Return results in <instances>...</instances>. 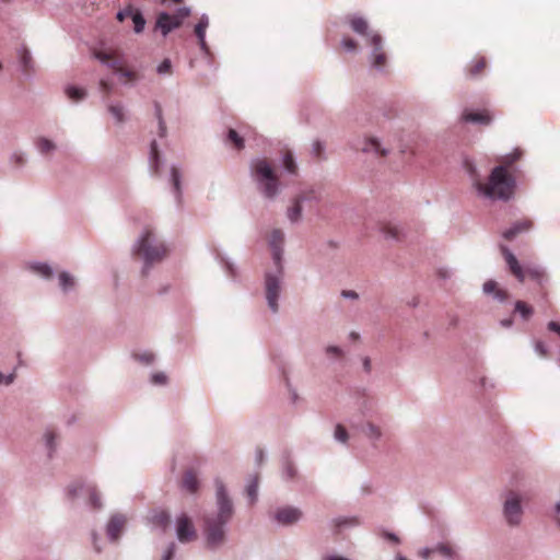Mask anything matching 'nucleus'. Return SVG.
<instances>
[{
  "label": "nucleus",
  "mask_w": 560,
  "mask_h": 560,
  "mask_svg": "<svg viewBox=\"0 0 560 560\" xmlns=\"http://www.w3.org/2000/svg\"><path fill=\"white\" fill-rule=\"evenodd\" d=\"M522 156L520 150H515L501 159L498 166L493 167L487 182L474 176V186L485 197L509 200L513 197L516 188L514 177V163Z\"/></svg>",
  "instance_id": "1"
},
{
  "label": "nucleus",
  "mask_w": 560,
  "mask_h": 560,
  "mask_svg": "<svg viewBox=\"0 0 560 560\" xmlns=\"http://www.w3.org/2000/svg\"><path fill=\"white\" fill-rule=\"evenodd\" d=\"M218 512L205 518L207 542L210 547H218L225 539L224 525L233 514V503L226 495L221 480L215 481Z\"/></svg>",
  "instance_id": "2"
},
{
  "label": "nucleus",
  "mask_w": 560,
  "mask_h": 560,
  "mask_svg": "<svg viewBox=\"0 0 560 560\" xmlns=\"http://www.w3.org/2000/svg\"><path fill=\"white\" fill-rule=\"evenodd\" d=\"M250 170L259 191L268 198L277 197L281 189V184L273 162L267 158L255 159L252 162Z\"/></svg>",
  "instance_id": "3"
},
{
  "label": "nucleus",
  "mask_w": 560,
  "mask_h": 560,
  "mask_svg": "<svg viewBox=\"0 0 560 560\" xmlns=\"http://www.w3.org/2000/svg\"><path fill=\"white\" fill-rule=\"evenodd\" d=\"M501 250L510 272L521 281V283H524L527 278L533 279V281L540 287L544 295H546L547 292L545 290V285L548 281V276L545 272V269L537 265H521L517 257L514 256L513 252L509 250L508 246H501Z\"/></svg>",
  "instance_id": "4"
},
{
  "label": "nucleus",
  "mask_w": 560,
  "mask_h": 560,
  "mask_svg": "<svg viewBox=\"0 0 560 560\" xmlns=\"http://www.w3.org/2000/svg\"><path fill=\"white\" fill-rule=\"evenodd\" d=\"M349 24L352 30L363 37H366L368 43L373 46L371 62L376 69H382L387 62L386 52L383 46V38L378 32H372L370 24L362 16H349Z\"/></svg>",
  "instance_id": "5"
},
{
  "label": "nucleus",
  "mask_w": 560,
  "mask_h": 560,
  "mask_svg": "<svg viewBox=\"0 0 560 560\" xmlns=\"http://www.w3.org/2000/svg\"><path fill=\"white\" fill-rule=\"evenodd\" d=\"M171 249L153 229L145 228L142 231V270L144 267H152L161 264L168 257Z\"/></svg>",
  "instance_id": "6"
},
{
  "label": "nucleus",
  "mask_w": 560,
  "mask_h": 560,
  "mask_svg": "<svg viewBox=\"0 0 560 560\" xmlns=\"http://www.w3.org/2000/svg\"><path fill=\"white\" fill-rule=\"evenodd\" d=\"M94 57L101 62L107 65L119 74L124 83L133 82L137 79V72L129 66L127 58L118 49L107 48L97 49L93 52Z\"/></svg>",
  "instance_id": "7"
},
{
  "label": "nucleus",
  "mask_w": 560,
  "mask_h": 560,
  "mask_svg": "<svg viewBox=\"0 0 560 560\" xmlns=\"http://www.w3.org/2000/svg\"><path fill=\"white\" fill-rule=\"evenodd\" d=\"M66 493L70 501L82 500L92 511H98L103 508L101 493L93 483L73 482L67 488Z\"/></svg>",
  "instance_id": "8"
},
{
  "label": "nucleus",
  "mask_w": 560,
  "mask_h": 560,
  "mask_svg": "<svg viewBox=\"0 0 560 560\" xmlns=\"http://www.w3.org/2000/svg\"><path fill=\"white\" fill-rule=\"evenodd\" d=\"M524 515V508L522 505V497L516 491H509L505 494L503 502V516L508 524H521Z\"/></svg>",
  "instance_id": "9"
},
{
  "label": "nucleus",
  "mask_w": 560,
  "mask_h": 560,
  "mask_svg": "<svg viewBox=\"0 0 560 560\" xmlns=\"http://www.w3.org/2000/svg\"><path fill=\"white\" fill-rule=\"evenodd\" d=\"M188 15H190V9L188 8H179L174 14L161 13L158 16L156 27L161 30L163 35H167L174 27H179Z\"/></svg>",
  "instance_id": "10"
},
{
  "label": "nucleus",
  "mask_w": 560,
  "mask_h": 560,
  "mask_svg": "<svg viewBox=\"0 0 560 560\" xmlns=\"http://www.w3.org/2000/svg\"><path fill=\"white\" fill-rule=\"evenodd\" d=\"M127 516L121 513L112 514L105 525L106 538L110 544H118L127 526Z\"/></svg>",
  "instance_id": "11"
},
{
  "label": "nucleus",
  "mask_w": 560,
  "mask_h": 560,
  "mask_svg": "<svg viewBox=\"0 0 560 560\" xmlns=\"http://www.w3.org/2000/svg\"><path fill=\"white\" fill-rule=\"evenodd\" d=\"M176 536L179 541L188 542L197 539L198 532L188 514H179L175 520Z\"/></svg>",
  "instance_id": "12"
},
{
  "label": "nucleus",
  "mask_w": 560,
  "mask_h": 560,
  "mask_svg": "<svg viewBox=\"0 0 560 560\" xmlns=\"http://www.w3.org/2000/svg\"><path fill=\"white\" fill-rule=\"evenodd\" d=\"M318 195L314 188H308V190H303L292 201V205L288 208V218L291 221H299L302 218L303 205L304 202H314L317 200Z\"/></svg>",
  "instance_id": "13"
},
{
  "label": "nucleus",
  "mask_w": 560,
  "mask_h": 560,
  "mask_svg": "<svg viewBox=\"0 0 560 560\" xmlns=\"http://www.w3.org/2000/svg\"><path fill=\"white\" fill-rule=\"evenodd\" d=\"M281 285L279 278L273 277V275L266 276V295L268 300V305L273 313L278 311V299L280 294Z\"/></svg>",
  "instance_id": "14"
},
{
  "label": "nucleus",
  "mask_w": 560,
  "mask_h": 560,
  "mask_svg": "<svg viewBox=\"0 0 560 560\" xmlns=\"http://www.w3.org/2000/svg\"><path fill=\"white\" fill-rule=\"evenodd\" d=\"M492 114L489 109H477L472 112V109H465L463 114V119L465 121L479 122V125H489L492 119Z\"/></svg>",
  "instance_id": "15"
},
{
  "label": "nucleus",
  "mask_w": 560,
  "mask_h": 560,
  "mask_svg": "<svg viewBox=\"0 0 560 560\" xmlns=\"http://www.w3.org/2000/svg\"><path fill=\"white\" fill-rule=\"evenodd\" d=\"M357 149H360L363 153L371 154V156H386L390 150V148L384 147L380 141H363Z\"/></svg>",
  "instance_id": "16"
},
{
  "label": "nucleus",
  "mask_w": 560,
  "mask_h": 560,
  "mask_svg": "<svg viewBox=\"0 0 560 560\" xmlns=\"http://www.w3.org/2000/svg\"><path fill=\"white\" fill-rule=\"evenodd\" d=\"M301 516V510L294 509V506H283L276 512V518L280 524H293Z\"/></svg>",
  "instance_id": "17"
},
{
  "label": "nucleus",
  "mask_w": 560,
  "mask_h": 560,
  "mask_svg": "<svg viewBox=\"0 0 560 560\" xmlns=\"http://www.w3.org/2000/svg\"><path fill=\"white\" fill-rule=\"evenodd\" d=\"M487 69V59L486 57H475L467 66H466V75L468 78L475 79L480 78Z\"/></svg>",
  "instance_id": "18"
},
{
  "label": "nucleus",
  "mask_w": 560,
  "mask_h": 560,
  "mask_svg": "<svg viewBox=\"0 0 560 560\" xmlns=\"http://www.w3.org/2000/svg\"><path fill=\"white\" fill-rule=\"evenodd\" d=\"M533 220L530 219H522L517 222L513 223L512 228L506 229L503 233V236L508 241H512V238L516 237L520 232H527V230L532 229Z\"/></svg>",
  "instance_id": "19"
},
{
  "label": "nucleus",
  "mask_w": 560,
  "mask_h": 560,
  "mask_svg": "<svg viewBox=\"0 0 560 560\" xmlns=\"http://www.w3.org/2000/svg\"><path fill=\"white\" fill-rule=\"evenodd\" d=\"M116 18L119 22H124L126 19L131 18L135 32L140 33V11L139 10H133L132 7H128L124 10H120L117 13Z\"/></svg>",
  "instance_id": "20"
},
{
  "label": "nucleus",
  "mask_w": 560,
  "mask_h": 560,
  "mask_svg": "<svg viewBox=\"0 0 560 560\" xmlns=\"http://www.w3.org/2000/svg\"><path fill=\"white\" fill-rule=\"evenodd\" d=\"M208 25H209L208 18L201 16L199 19V22L195 26V34L199 40V45H200L201 49L206 50V52L209 49L207 42H206V33L208 30Z\"/></svg>",
  "instance_id": "21"
},
{
  "label": "nucleus",
  "mask_w": 560,
  "mask_h": 560,
  "mask_svg": "<svg viewBox=\"0 0 560 560\" xmlns=\"http://www.w3.org/2000/svg\"><path fill=\"white\" fill-rule=\"evenodd\" d=\"M43 439L47 450V455L49 458H51L57 451L59 435L52 429H47Z\"/></svg>",
  "instance_id": "22"
},
{
  "label": "nucleus",
  "mask_w": 560,
  "mask_h": 560,
  "mask_svg": "<svg viewBox=\"0 0 560 560\" xmlns=\"http://www.w3.org/2000/svg\"><path fill=\"white\" fill-rule=\"evenodd\" d=\"M482 289L485 293H492L499 301H506V299H509V292L502 289V287H499L498 282H494V280L485 282Z\"/></svg>",
  "instance_id": "23"
},
{
  "label": "nucleus",
  "mask_w": 560,
  "mask_h": 560,
  "mask_svg": "<svg viewBox=\"0 0 560 560\" xmlns=\"http://www.w3.org/2000/svg\"><path fill=\"white\" fill-rule=\"evenodd\" d=\"M182 176H183V174H182L180 170H178V167H175V166L171 167L170 182L173 187V192L175 194V197L178 202H180L182 197H183V190L180 187Z\"/></svg>",
  "instance_id": "24"
},
{
  "label": "nucleus",
  "mask_w": 560,
  "mask_h": 560,
  "mask_svg": "<svg viewBox=\"0 0 560 560\" xmlns=\"http://www.w3.org/2000/svg\"><path fill=\"white\" fill-rule=\"evenodd\" d=\"M283 240L284 234L282 233L281 229H275L271 232L270 244L273 249V258L276 259V261L280 260V247L282 245Z\"/></svg>",
  "instance_id": "25"
},
{
  "label": "nucleus",
  "mask_w": 560,
  "mask_h": 560,
  "mask_svg": "<svg viewBox=\"0 0 560 560\" xmlns=\"http://www.w3.org/2000/svg\"><path fill=\"white\" fill-rule=\"evenodd\" d=\"M182 483L185 489L189 490V492H197V490L199 489V481L196 471H185L182 478Z\"/></svg>",
  "instance_id": "26"
},
{
  "label": "nucleus",
  "mask_w": 560,
  "mask_h": 560,
  "mask_svg": "<svg viewBox=\"0 0 560 560\" xmlns=\"http://www.w3.org/2000/svg\"><path fill=\"white\" fill-rule=\"evenodd\" d=\"M107 110L118 124L124 122L127 119V110L120 103L109 104Z\"/></svg>",
  "instance_id": "27"
},
{
  "label": "nucleus",
  "mask_w": 560,
  "mask_h": 560,
  "mask_svg": "<svg viewBox=\"0 0 560 560\" xmlns=\"http://www.w3.org/2000/svg\"><path fill=\"white\" fill-rule=\"evenodd\" d=\"M37 152L44 158H50L58 151L56 142H35Z\"/></svg>",
  "instance_id": "28"
},
{
  "label": "nucleus",
  "mask_w": 560,
  "mask_h": 560,
  "mask_svg": "<svg viewBox=\"0 0 560 560\" xmlns=\"http://www.w3.org/2000/svg\"><path fill=\"white\" fill-rule=\"evenodd\" d=\"M514 313H518L523 319H529L534 314V308L532 304L525 303V301H516Z\"/></svg>",
  "instance_id": "29"
},
{
  "label": "nucleus",
  "mask_w": 560,
  "mask_h": 560,
  "mask_svg": "<svg viewBox=\"0 0 560 560\" xmlns=\"http://www.w3.org/2000/svg\"><path fill=\"white\" fill-rule=\"evenodd\" d=\"M74 284V278L68 271H62L59 273V285L63 292H68L73 289Z\"/></svg>",
  "instance_id": "30"
},
{
  "label": "nucleus",
  "mask_w": 560,
  "mask_h": 560,
  "mask_svg": "<svg viewBox=\"0 0 560 560\" xmlns=\"http://www.w3.org/2000/svg\"><path fill=\"white\" fill-rule=\"evenodd\" d=\"M31 268L45 279H50L54 276V270L48 264L35 262Z\"/></svg>",
  "instance_id": "31"
},
{
  "label": "nucleus",
  "mask_w": 560,
  "mask_h": 560,
  "mask_svg": "<svg viewBox=\"0 0 560 560\" xmlns=\"http://www.w3.org/2000/svg\"><path fill=\"white\" fill-rule=\"evenodd\" d=\"M150 520L153 524L160 525L161 527H165V525L170 522V515L166 510H155L152 515H150Z\"/></svg>",
  "instance_id": "32"
},
{
  "label": "nucleus",
  "mask_w": 560,
  "mask_h": 560,
  "mask_svg": "<svg viewBox=\"0 0 560 560\" xmlns=\"http://www.w3.org/2000/svg\"><path fill=\"white\" fill-rule=\"evenodd\" d=\"M66 94H67L68 98L71 100L72 102H80L85 97L86 91L82 88L68 86L66 89Z\"/></svg>",
  "instance_id": "33"
},
{
  "label": "nucleus",
  "mask_w": 560,
  "mask_h": 560,
  "mask_svg": "<svg viewBox=\"0 0 560 560\" xmlns=\"http://www.w3.org/2000/svg\"><path fill=\"white\" fill-rule=\"evenodd\" d=\"M282 164L290 174H296L299 171L298 164L291 152H284L282 154Z\"/></svg>",
  "instance_id": "34"
},
{
  "label": "nucleus",
  "mask_w": 560,
  "mask_h": 560,
  "mask_svg": "<svg viewBox=\"0 0 560 560\" xmlns=\"http://www.w3.org/2000/svg\"><path fill=\"white\" fill-rule=\"evenodd\" d=\"M20 61L24 72H28L32 67V56L25 46L19 49Z\"/></svg>",
  "instance_id": "35"
},
{
  "label": "nucleus",
  "mask_w": 560,
  "mask_h": 560,
  "mask_svg": "<svg viewBox=\"0 0 560 560\" xmlns=\"http://www.w3.org/2000/svg\"><path fill=\"white\" fill-rule=\"evenodd\" d=\"M383 233L387 237L401 238L402 231L398 225H394V223H385L383 225Z\"/></svg>",
  "instance_id": "36"
},
{
  "label": "nucleus",
  "mask_w": 560,
  "mask_h": 560,
  "mask_svg": "<svg viewBox=\"0 0 560 560\" xmlns=\"http://www.w3.org/2000/svg\"><path fill=\"white\" fill-rule=\"evenodd\" d=\"M257 492H258V477H256L254 480H252L250 483L246 487V493L248 498L250 499V502L256 501L257 499Z\"/></svg>",
  "instance_id": "37"
},
{
  "label": "nucleus",
  "mask_w": 560,
  "mask_h": 560,
  "mask_svg": "<svg viewBox=\"0 0 560 560\" xmlns=\"http://www.w3.org/2000/svg\"><path fill=\"white\" fill-rule=\"evenodd\" d=\"M151 167L154 172H159L160 168V154L156 149V144L153 143L151 147Z\"/></svg>",
  "instance_id": "38"
},
{
  "label": "nucleus",
  "mask_w": 560,
  "mask_h": 560,
  "mask_svg": "<svg viewBox=\"0 0 560 560\" xmlns=\"http://www.w3.org/2000/svg\"><path fill=\"white\" fill-rule=\"evenodd\" d=\"M335 438L336 440H339L341 441L342 443H346V441L349 440V433L348 431L346 430L345 425L342 424H337L335 427Z\"/></svg>",
  "instance_id": "39"
},
{
  "label": "nucleus",
  "mask_w": 560,
  "mask_h": 560,
  "mask_svg": "<svg viewBox=\"0 0 560 560\" xmlns=\"http://www.w3.org/2000/svg\"><path fill=\"white\" fill-rule=\"evenodd\" d=\"M91 540L94 551L96 553H101L103 551L102 539L95 530H92L91 533Z\"/></svg>",
  "instance_id": "40"
},
{
  "label": "nucleus",
  "mask_w": 560,
  "mask_h": 560,
  "mask_svg": "<svg viewBox=\"0 0 560 560\" xmlns=\"http://www.w3.org/2000/svg\"><path fill=\"white\" fill-rule=\"evenodd\" d=\"M365 434H368L370 438H381L382 430L378 428V425L369 422L365 429Z\"/></svg>",
  "instance_id": "41"
},
{
  "label": "nucleus",
  "mask_w": 560,
  "mask_h": 560,
  "mask_svg": "<svg viewBox=\"0 0 560 560\" xmlns=\"http://www.w3.org/2000/svg\"><path fill=\"white\" fill-rule=\"evenodd\" d=\"M156 72L159 73H172V63L170 59L162 60L161 63L156 67Z\"/></svg>",
  "instance_id": "42"
},
{
  "label": "nucleus",
  "mask_w": 560,
  "mask_h": 560,
  "mask_svg": "<svg viewBox=\"0 0 560 560\" xmlns=\"http://www.w3.org/2000/svg\"><path fill=\"white\" fill-rule=\"evenodd\" d=\"M167 376L163 372L153 373L151 381L154 385H165Z\"/></svg>",
  "instance_id": "43"
},
{
  "label": "nucleus",
  "mask_w": 560,
  "mask_h": 560,
  "mask_svg": "<svg viewBox=\"0 0 560 560\" xmlns=\"http://www.w3.org/2000/svg\"><path fill=\"white\" fill-rule=\"evenodd\" d=\"M438 551H440L441 553H443V556H448V557H452L453 553H454V549L452 546H450V544H440L436 549Z\"/></svg>",
  "instance_id": "44"
},
{
  "label": "nucleus",
  "mask_w": 560,
  "mask_h": 560,
  "mask_svg": "<svg viewBox=\"0 0 560 560\" xmlns=\"http://www.w3.org/2000/svg\"><path fill=\"white\" fill-rule=\"evenodd\" d=\"M12 161L16 166H22L26 161L25 154L23 152H14L12 154Z\"/></svg>",
  "instance_id": "45"
},
{
  "label": "nucleus",
  "mask_w": 560,
  "mask_h": 560,
  "mask_svg": "<svg viewBox=\"0 0 560 560\" xmlns=\"http://www.w3.org/2000/svg\"><path fill=\"white\" fill-rule=\"evenodd\" d=\"M342 46L346 49L354 50L358 47L357 40L352 39V37H345L342 42Z\"/></svg>",
  "instance_id": "46"
},
{
  "label": "nucleus",
  "mask_w": 560,
  "mask_h": 560,
  "mask_svg": "<svg viewBox=\"0 0 560 560\" xmlns=\"http://www.w3.org/2000/svg\"><path fill=\"white\" fill-rule=\"evenodd\" d=\"M312 152L317 160L324 159L322 143H313Z\"/></svg>",
  "instance_id": "47"
},
{
  "label": "nucleus",
  "mask_w": 560,
  "mask_h": 560,
  "mask_svg": "<svg viewBox=\"0 0 560 560\" xmlns=\"http://www.w3.org/2000/svg\"><path fill=\"white\" fill-rule=\"evenodd\" d=\"M535 350L538 352L539 355L541 357H547L548 355V350L544 343V341H536L535 342Z\"/></svg>",
  "instance_id": "48"
},
{
  "label": "nucleus",
  "mask_w": 560,
  "mask_h": 560,
  "mask_svg": "<svg viewBox=\"0 0 560 560\" xmlns=\"http://www.w3.org/2000/svg\"><path fill=\"white\" fill-rule=\"evenodd\" d=\"M14 378H15V374L14 373H10L8 375H4L0 372V384H5V385H10L14 382Z\"/></svg>",
  "instance_id": "49"
},
{
  "label": "nucleus",
  "mask_w": 560,
  "mask_h": 560,
  "mask_svg": "<svg viewBox=\"0 0 560 560\" xmlns=\"http://www.w3.org/2000/svg\"><path fill=\"white\" fill-rule=\"evenodd\" d=\"M326 352L328 353V355H336V357L342 355V350L340 349V347H335V345H330L326 349Z\"/></svg>",
  "instance_id": "50"
},
{
  "label": "nucleus",
  "mask_w": 560,
  "mask_h": 560,
  "mask_svg": "<svg viewBox=\"0 0 560 560\" xmlns=\"http://www.w3.org/2000/svg\"><path fill=\"white\" fill-rule=\"evenodd\" d=\"M547 327L549 330H551L552 332H556V334H558V336H560V322L551 320L547 324Z\"/></svg>",
  "instance_id": "51"
},
{
  "label": "nucleus",
  "mask_w": 560,
  "mask_h": 560,
  "mask_svg": "<svg viewBox=\"0 0 560 560\" xmlns=\"http://www.w3.org/2000/svg\"><path fill=\"white\" fill-rule=\"evenodd\" d=\"M132 255L137 257L140 254V237L136 238L132 244Z\"/></svg>",
  "instance_id": "52"
},
{
  "label": "nucleus",
  "mask_w": 560,
  "mask_h": 560,
  "mask_svg": "<svg viewBox=\"0 0 560 560\" xmlns=\"http://www.w3.org/2000/svg\"><path fill=\"white\" fill-rule=\"evenodd\" d=\"M382 535L385 538H387L390 541H393V542H399L400 541L399 537H397V535H395V533L383 532Z\"/></svg>",
  "instance_id": "53"
},
{
  "label": "nucleus",
  "mask_w": 560,
  "mask_h": 560,
  "mask_svg": "<svg viewBox=\"0 0 560 560\" xmlns=\"http://www.w3.org/2000/svg\"><path fill=\"white\" fill-rule=\"evenodd\" d=\"M228 139L229 140H241V137H240L237 130L229 129Z\"/></svg>",
  "instance_id": "54"
},
{
  "label": "nucleus",
  "mask_w": 560,
  "mask_h": 560,
  "mask_svg": "<svg viewBox=\"0 0 560 560\" xmlns=\"http://www.w3.org/2000/svg\"><path fill=\"white\" fill-rule=\"evenodd\" d=\"M100 86H101V90L104 94H108L109 91H110V84L105 81V80H102L101 83H100Z\"/></svg>",
  "instance_id": "55"
},
{
  "label": "nucleus",
  "mask_w": 560,
  "mask_h": 560,
  "mask_svg": "<svg viewBox=\"0 0 560 560\" xmlns=\"http://www.w3.org/2000/svg\"><path fill=\"white\" fill-rule=\"evenodd\" d=\"M175 548H176L175 546L168 547V549H167V551L165 553L164 560H171L172 559V557H173V555L175 552Z\"/></svg>",
  "instance_id": "56"
},
{
  "label": "nucleus",
  "mask_w": 560,
  "mask_h": 560,
  "mask_svg": "<svg viewBox=\"0 0 560 560\" xmlns=\"http://www.w3.org/2000/svg\"><path fill=\"white\" fill-rule=\"evenodd\" d=\"M153 354H142V362H145V364H150V362H153Z\"/></svg>",
  "instance_id": "57"
},
{
  "label": "nucleus",
  "mask_w": 560,
  "mask_h": 560,
  "mask_svg": "<svg viewBox=\"0 0 560 560\" xmlns=\"http://www.w3.org/2000/svg\"><path fill=\"white\" fill-rule=\"evenodd\" d=\"M343 296H351V299H358L359 294L355 291H342Z\"/></svg>",
  "instance_id": "58"
},
{
  "label": "nucleus",
  "mask_w": 560,
  "mask_h": 560,
  "mask_svg": "<svg viewBox=\"0 0 560 560\" xmlns=\"http://www.w3.org/2000/svg\"><path fill=\"white\" fill-rule=\"evenodd\" d=\"M433 549H423L420 551V556H422L424 559H428V557L432 556Z\"/></svg>",
  "instance_id": "59"
},
{
  "label": "nucleus",
  "mask_w": 560,
  "mask_h": 560,
  "mask_svg": "<svg viewBox=\"0 0 560 560\" xmlns=\"http://www.w3.org/2000/svg\"><path fill=\"white\" fill-rule=\"evenodd\" d=\"M502 327H511L513 325V318H504L501 320Z\"/></svg>",
  "instance_id": "60"
},
{
  "label": "nucleus",
  "mask_w": 560,
  "mask_h": 560,
  "mask_svg": "<svg viewBox=\"0 0 560 560\" xmlns=\"http://www.w3.org/2000/svg\"><path fill=\"white\" fill-rule=\"evenodd\" d=\"M557 522L560 524V503L557 504Z\"/></svg>",
  "instance_id": "61"
},
{
  "label": "nucleus",
  "mask_w": 560,
  "mask_h": 560,
  "mask_svg": "<svg viewBox=\"0 0 560 560\" xmlns=\"http://www.w3.org/2000/svg\"><path fill=\"white\" fill-rule=\"evenodd\" d=\"M234 147H235V149H237V151H240V149L244 148V143H241V141H236L234 143Z\"/></svg>",
  "instance_id": "62"
},
{
  "label": "nucleus",
  "mask_w": 560,
  "mask_h": 560,
  "mask_svg": "<svg viewBox=\"0 0 560 560\" xmlns=\"http://www.w3.org/2000/svg\"><path fill=\"white\" fill-rule=\"evenodd\" d=\"M328 560H347L346 558H341V556H331Z\"/></svg>",
  "instance_id": "63"
},
{
  "label": "nucleus",
  "mask_w": 560,
  "mask_h": 560,
  "mask_svg": "<svg viewBox=\"0 0 560 560\" xmlns=\"http://www.w3.org/2000/svg\"><path fill=\"white\" fill-rule=\"evenodd\" d=\"M395 560H408L407 558H405V556H401V555H397L395 557Z\"/></svg>",
  "instance_id": "64"
}]
</instances>
